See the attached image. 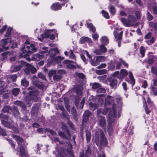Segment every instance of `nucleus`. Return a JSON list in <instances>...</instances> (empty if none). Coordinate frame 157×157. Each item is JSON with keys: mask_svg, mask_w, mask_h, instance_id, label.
Here are the masks:
<instances>
[{"mask_svg": "<svg viewBox=\"0 0 157 157\" xmlns=\"http://www.w3.org/2000/svg\"><path fill=\"white\" fill-rule=\"evenodd\" d=\"M14 103L16 105L20 106L22 109H25L26 107L25 104L21 101H14Z\"/></svg>", "mask_w": 157, "mask_h": 157, "instance_id": "obj_26", "label": "nucleus"}, {"mask_svg": "<svg viewBox=\"0 0 157 157\" xmlns=\"http://www.w3.org/2000/svg\"><path fill=\"white\" fill-rule=\"evenodd\" d=\"M151 91L155 95H157V88L151 85Z\"/></svg>", "mask_w": 157, "mask_h": 157, "instance_id": "obj_49", "label": "nucleus"}, {"mask_svg": "<svg viewBox=\"0 0 157 157\" xmlns=\"http://www.w3.org/2000/svg\"><path fill=\"white\" fill-rule=\"evenodd\" d=\"M19 147H20V154L19 156L21 157L25 155L26 153L25 152V150L23 146L22 145L21 146H19Z\"/></svg>", "mask_w": 157, "mask_h": 157, "instance_id": "obj_35", "label": "nucleus"}, {"mask_svg": "<svg viewBox=\"0 0 157 157\" xmlns=\"http://www.w3.org/2000/svg\"><path fill=\"white\" fill-rule=\"evenodd\" d=\"M116 99L119 107H120L121 108L123 104L122 98L120 95H117L116 97Z\"/></svg>", "mask_w": 157, "mask_h": 157, "instance_id": "obj_22", "label": "nucleus"}, {"mask_svg": "<svg viewBox=\"0 0 157 157\" xmlns=\"http://www.w3.org/2000/svg\"><path fill=\"white\" fill-rule=\"evenodd\" d=\"M25 47L23 48L21 51L22 52V56L25 58L29 61L31 60L29 56L33 52H36L37 48L35 47V45L31 44H30L29 42L26 40L24 43Z\"/></svg>", "mask_w": 157, "mask_h": 157, "instance_id": "obj_1", "label": "nucleus"}, {"mask_svg": "<svg viewBox=\"0 0 157 157\" xmlns=\"http://www.w3.org/2000/svg\"><path fill=\"white\" fill-rule=\"evenodd\" d=\"M82 85H78L75 87V91L77 94L81 95L82 94Z\"/></svg>", "mask_w": 157, "mask_h": 157, "instance_id": "obj_25", "label": "nucleus"}, {"mask_svg": "<svg viewBox=\"0 0 157 157\" xmlns=\"http://www.w3.org/2000/svg\"><path fill=\"white\" fill-rule=\"evenodd\" d=\"M90 63L92 65L94 66H97L99 64V63L96 60L95 61L93 60H91L90 61Z\"/></svg>", "mask_w": 157, "mask_h": 157, "instance_id": "obj_59", "label": "nucleus"}, {"mask_svg": "<svg viewBox=\"0 0 157 157\" xmlns=\"http://www.w3.org/2000/svg\"><path fill=\"white\" fill-rule=\"evenodd\" d=\"M13 137L17 142L18 147L21 146L22 145V144L23 141V139L20 137L16 135H13Z\"/></svg>", "mask_w": 157, "mask_h": 157, "instance_id": "obj_17", "label": "nucleus"}, {"mask_svg": "<svg viewBox=\"0 0 157 157\" xmlns=\"http://www.w3.org/2000/svg\"><path fill=\"white\" fill-rule=\"evenodd\" d=\"M103 94L98 95L97 96V97H99V98H98V101L99 103V105H101L103 103V100L102 99V98H100V97H101L102 96H103ZM98 105H99V104Z\"/></svg>", "mask_w": 157, "mask_h": 157, "instance_id": "obj_48", "label": "nucleus"}, {"mask_svg": "<svg viewBox=\"0 0 157 157\" xmlns=\"http://www.w3.org/2000/svg\"><path fill=\"white\" fill-rule=\"evenodd\" d=\"M33 84L38 88L43 89L44 85L39 81V79L35 76H33L31 78Z\"/></svg>", "mask_w": 157, "mask_h": 157, "instance_id": "obj_6", "label": "nucleus"}, {"mask_svg": "<svg viewBox=\"0 0 157 157\" xmlns=\"http://www.w3.org/2000/svg\"><path fill=\"white\" fill-rule=\"evenodd\" d=\"M105 58L102 56H98L96 59V60L97 61L98 63L104 61L105 60Z\"/></svg>", "mask_w": 157, "mask_h": 157, "instance_id": "obj_44", "label": "nucleus"}, {"mask_svg": "<svg viewBox=\"0 0 157 157\" xmlns=\"http://www.w3.org/2000/svg\"><path fill=\"white\" fill-rule=\"evenodd\" d=\"M91 115V113L89 111H85L83 115V118L82 121L85 122H86L89 120V117Z\"/></svg>", "mask_w": 157, "mask_h": 157, "instance_id": "obj_19", "label": "nucleus"}, {"mask_svg": "<svg viewBox=\"0 0 157 157\" xmlns=\"http://www.w3.org/2000/svg\"><path fill=\"white\" fill-rule=\"evenodd\" d=\"M71 113L73 116L74 119L76 120H77L78 119L77 114L76 112V109L74 107H73L72 108Z\"/></svg>", "mask_w": 157, "mask_h": 157, "instance_id": "obj_31", "label": "nucleus"}, {"mask_svg": "<svg viewBox=\"0 0 157 157\" xmlns=\"http://www.w3.org/2000/svg\"><path fill=\"white\" fill-rule=\"evenodd\" d=\"M11 112L14 116L17 118H20V113L19 112L17 108L15 106H13Z\"/></svg>", "mask_w": 157, "mask_h": 157, "instance_id": "obj_12", "label": "nucleus"}, {"mask_svg": "<svg viewBox=\"0 0 157 157\" xmlns=\"http://www.w3.org/2000/svg\"><path fill=\"white\" fill-rule=\"evenodd\" d=\"M79 42L81 44L84 43L85 42L91 43L92 41L90 38L87 37L83 36L80 39Z\"/></svg>", "mask_w": 157, "mask_h": 157, "instance_id": "obj_18", "label": "nucleus"}, {"mask_svg": "<svg viewBox=\"0 0 157 157\" xmlns=\"http://www.w3.org/2000/svg\"><path fill=\"white\" fill-rule=\"evenodd\" d=\"M86 137L87 143H89L91 138V132H89L87 131L86 133Z\"/></svg>", "mask_w": 157, "mask_h": 157, "instance_id": "obj_46", "label": "nucleus"}, {"mask_svg": "<svg viewBox=\"0 0 157 157\" xmlns=\"http://www.w3.org/2000/svg\"><path fill=\"white\" fill-rule=\"evenodd\" d=\"M8 52H5L2 54V58H1V59L2 61L4 60L7 57V55L8 54Z\"/></svg>", "mask_w": 157, "mask_h": 157, "instance_id": "obj_61", "label": "nucleus"}, {"mask_svg": "<svg viewBox=\"0 0 157 157\" xmlns=\"http://www.w3.org/2000/svg\"><path fill=\"white\" fill-rule=\"evenodd\" d=\"M98 125L103 128H105L106 125V121L104 117L101 116L98 120Z\"/></svg>", "mask_w": 157, "mask_h": 157, "instance_id": "obj_8", "label": "nucleus"}, {"mask_svg": "<svg viewBox=\"0 0 157 157\" xmlns=\"http://www.w3.org/2000/svg\"><path fill=\"white\" fill-rule=\"evenodd\" d=\"M101 85L100 84L97 83H94L92 86V88L93 89H96L100 87Z\"/></svg>", "mask_w": 157, "mask_h": 157, "instance_id": "obj_55", "label": "nucleus"}, {"mask_svg": "<svg viewBox=\"0 0 157 157\" xmlns=\"http://www.w3.org/2000/svg\"><path fill=\"white\" fill-rule=\"evenodd\" d=\"M44 57V55H40L38 53L36 54L33 56L32 58V61H38L42 59Z\"/></svg>", "mask_w": 157, "mask_h": 157, "instance_id": "obj_13", "label": "nucleus"}, {"mask_svg": "<svg viewBox=\"0 0 157 157\" xmlns=\"http://www.w3.org/2000/svg\"><path fill=\"white\" fill-rule=\"evenodd\" d=\"M12 28L11 27H9L7 30L5 35V36L6 37H7L8 39L9 37H10L11 35V32L12 30Z\"/></svg>", "mask_w": 157, "mask_h": 157, "instance_id": "obj_43", "label": "nucleus"}, {"mask_svg": "<svg viewBox=\"0 0 157 157\" xmlns=\"http://www.w3.org/2000/svg\"><path fill=\"white\" fill-rule=\"evenodd\" d=\"M128 74L130 80H129L128 78H126L125 79V81L128 82H130L132 84V86H133L135 83V80L132 73L131 71L129 72Z\"/></svg>", "mask_w": 157, "mask_h": 157, "instance_id": "obj_15", "label": "nucleus"}, {"mask_svg": "<svg viewBox=\"0 0 157 157\" xmlns=\"http://www.w3.org/2000/svg\"><path fill=\"white\" fill-rule=\"evenodd\" d=\"M97 92L98 93H105L106 92V90L103 88H99L97 90Z\"/></svg>", "mask_w": 157, "mask_h": 157, "instance_id": "obj_58", "label": "nucleus"}, {"mask_svg": "<svg viewBox=\"0 0 157 157\" xmlns=\"http://www.w3.org/2000/svg\"><path fill=\"white\" fill-rule=\"evenodd\" d=\"M20 89L18 88H15L12 90V94L14 96H17L19 94Z\"/></svg>", "mask_w": 157, "mask_h": 157, "instance_id": "obj_39", "label": "nucleus"}, {"mask_svg": "<svg viewBox=\"0 0 157 157\" xmlns=\"http://www.w3.org/2000/svg\"><path fill=\"white\" fill-rule=\"evenodd\" d=\"M21 84L22 86L27 87L29 85V82L25 78H24L21 79Z\"/></svg>", "mask_w": 157, "mask_h": 157, "instance_id": "obj_33", "label": "nucleus"}, {"mask_svg": "<svg viewBox=\"0 0 157 157\" xmlns=\"http://www.w3.org/2000/svg\"><path fill=\"white\" fill-rule=\"evenodd\" d=\"M59 53V51L57 48H52L50 49L48 54H49V56L51 57H53Z\"/></svg>", "mask_w": 157, "mask_h": 157, "instance_id": "obj_14", "label": "nucleus"}, {"mask_svg": "<svg viewBox=\"0 0 157 157\" xmlns=\"http://www.w3.org/2000/svg\"><path fill=\"white\" fill-rule=\"evenodd\" d=\"M50 8L52 10L57 11L61 10V6L60 3L58 2L53 3L51 6Z\"/></svg>", "mask_w": 157, "mask_h": 157, "instance_id": "obj_10", "label": "nucleus"}, {"mask_svg": "<svg viewBox=\"0 0 157 157\" xmlns=\"http://www.w3.org/2000/svg\"><path fill=\"white\" fill-rule=\"evenodd\" d=\"M70 54L69 58L72 59H75V56L73 53L72 50H70L69 52Z\"/></svg>", "mask_w": 157, "mask_h": 157, "instance_id": "obj_52", "label": "nucleus"}, {"mask_svg": "<svg viewBox=\"0 0 157 157\" xmlns=\"http://www.w3.org/2000/svg\"><path fill=\"white\" fill-rule=\"evenodd\" d=\"M108 81L110 82V85L112 88L114 87L117 84V80L112 78H109L108 79Z\"/></svg>", "mask_w": 157, "mask_h": 157, "instance_id": "obj_23", "label": "nucleus"}, {"mask_svg": "<svg viewBox=\"0 0 157 157\" xmlns=\"http://www.w3.org/2000/svg\"><path fill=\"white\" fill-rule=\"evenodd\" d=\"M1 43L2 44H0V52L2 51L5 48L6 44L7 43V41L6 39H3L1 40Z\"/></svg>", "mask_w": 157, "mask_h": 157, "instance_id": "obj_29", "label": "nucleus"}, {"mask_svg": "<svg viewBox=\"0 0 157 157\" xmlns=\"http://www.w3.org/2000/svg\"><path fill=\"white\" fill-rule=\"evenodd\" d=\"M95 142L97 145L100 143V144L103 146H106L107 145L108 142L105 137L104 133L102 130H101L100 132V135H98V132H95Z\"/></svg>", "mask_w": 157, "mask_h": 157, "instance_id": "obj_3", "label": "nucleus"}, {"mask_svg": "<svg viewBox=\"0 0 157 157\" xmlns=\"http://www.w3.org/2000/svg\"><path fill=\"white\" fill-rule=\"evenodd\" d=\"M121 28H120V29H117L113 32L115 39L118 41H121L122 39L123 31H121Z\"/></svg>", "mask_w": 157, "mask_h": 157, "instance_id": "obj_7", "label": "nucleus"}, {"mask_svg": "<svg viewBox=\"0 0 157 157\" xmlns=\"http://www.w3.org/2000/svg\"><path fill=\"white\" fill-rule=\"evenodd\" d=\"M2 124L4 125L8 128H14V126L12 122H9L8 121H2Z\"/></svg>", "mask_w": 157, "mask_h": 157, "instance_id": "obj_20", "label": "nucleus"}, {"mask_svg": "<svg viewBox=\"0 0 157 157\" xmlns=\"http://www.w3.org/2000/svg\"><path fill=\"white\" fill-rule=\"evenodd\" d=\"M59 134L62 138L65 139L67 140H69V138L63 132L60 131L59 132Z\"/></svg>", "mask_w": 157, "mask_h": 157, "instance_id": "obj_42", "label": "nucleus"}, {"mask_svg": "<svg viewBox=\"0 0 157 157\" xmlns=\"http://www.w3.org/2000/svg\"><path fill=\"white\" fill-rule=\"evenodd\" d=\"M53 30V29L51 30H47L45 32L41 35V38H38L39 40L42 41L44 38L49 37L51 35V31Z\"/></svg>", "mask_w": 157, "mask_h": 157, "instance_id": "obj_11", "label": "nucleus"}, {"mask_svg": "<svg viewBox=\"0 0 157 157\" xmlns=\"http://www.w3.org/2000/svg\"><path fill=\"white\" fill-rule=\"evenodd\" d=\"M48 47H44L42 49V50L40 52V53L41 54V55H43V54L44 53H47L46 54V55H47L48 53Z\"/></svg>", "mask_w": 157, "mask_h": 157, "instance_id": "obj_51", "label": "nucleus"}, {"mask_svg": "<svg viewBox=\"0 0 157 157\" xmlns=\"http://www.w3.org/2000/svg\"><path fill=\"white\" fill-rule=\"evenodd\" d=\"M116 104H113V105L112 109L113 114L109 113L108 114V130L109 133L112 132L113 129V123L114 121V117L116 115V109L115 108Z\"/></svg>", "mask_w": 157, "mask_h": 157, "instance_id": "obj_2", "label": "nucleus"}, {"mask_svg": "<svg viewBox=\"0 0 157 157\" xmlns=\"http://www.w3.org/2000/svg\"><path fill=\"white\" fill-rule=\"evenodd\" d=\"M91 149L89 147L86 151L85 155L89 157V156L91 155Z\"/></svg>", "mask_w": 157, "mask_h": 157, "instance_id": "obj_53", "label": "nucleus"}, {"mask_svg": "<svg viewBox=\"0 0 157 157\" xmlns=\"http://www.w3.org/2000/svg\"><path fill=\"white\" fill-rule=\"evenodd\" d=\"M9 119V116L6 115H5L3 113L0 114V120L2 122V121H5L4 120H8Z\"/></svg>", "mask_w": 157, "mask_h": 157, "instance_id": "obj_40", "label": "nucleus"}, {"mask_svg": "<svg viewBox=\"0 0 157 157\" xmlns=\"http://www.w3.org/2000/svg\"><path fill=\"white\" fill-rule=\"evenodd\" d=\"M121 76L120 78L123 79L128 74V71L125 69H121L120 71Z\"/></svg>", "mask_w": 157, "mask_h": 157, "instance_id": "obj_30", "label": "nucleus"}, {"mask_svg": "<svg viewBox=\"0 0 157 157\" xmlns=\"http://www.w3.org/2000/svg\"><path fill=\"white\" fill-rule=\"evenodd\" d=\"M109 11L110 13L113 15H114L116 13V9L115 7L113 5L110 6L109 9Z\"/></svg>", "mask_w": 157, "mask_h": 157, "instance_id": "obj_36", "label": "nucleus"}, {"mask_svg": "<svg viewBox=\"0 0 157 157\" xmlns=\"http://www.w3.org/2000/svg\"><path fill=\"white\" fill-rule=\"evenodd\" d=\"M56 72L55 70H50L49 71L48 73V75L49 77H52L53 75H54L56 74Z\"/></svg>", "mask_w": 157, "mask_h": 157, "instance_id": "obj_63", "label": "nucleus"}, {"mask_svg": "<svg viewBox=\"0 0 157 157\" xmlns=\"http://www.w3.org/2000/svg\"><path fill=\"white\" fill-rule=\"evenodd\" d=\"M64 59V57L60 56H58L56 57L52 58L51 60V62L52 63L54 62L56 63H59Z\"/></svg>", "mask_w": 157, "mask_h": 157, "instance_id": "obj_21", "label": "nucleus"}, {"mask_svg": "<svg viewBox=\"0 0 157 157\" xmlns=\"http://www.w3.org/2000/svg\"><path fill=\"white\" fill-rule=\"evenodd\" d=\"M24 72L25 74L28 75L30 73L32 74L35 73L36 72V69L33 65L27 64L26 65V67L24 70Z\"/></svg>", "mask_w": 157, "mask_h": 157, "instance_id": "obj_4", "label": "nucleus"}, {"mask_svg": "<svg viewBox=\"0 0 157 157\" xmlns=\"http://www.w3.org/2000/svg\"><path fill=\"white\" fill-rule=\"evenodd\" d=\"M64 63L67 64L66 67L69 69H73L75 68H79L80 65L75 63V65H73L71 63H73L72 61L68 60H65L63 62Z\"/></svg>", "mask_w": 157, "mask_h": 157, "instance_id": "obj_5", "label": "nucleus"}, {"mask_svg": "<svg viewBox=\"0 0 157 157\" xmlns=\"http://www.w3.org/2000/svg\"><path fill=\"white\" fill-rule=\"evenodd\" d=\"M62 114L63 115V117H65L66 119H67L68 120L69 119V118L68 117V114L67 113V112L66 111V110H65L64 111L62 112Z\"/></svg>", "mask_w": 157, "mask_h": 157, "instance_id": "obj_62", "label": "nucleus"}, {"mask_svg": "<svg viewBox=\"0 0 157 157\" xmlns=\"http://www.w3.org/2000/svg\"><path fill=\"white\" fill-rule=\"evenodd\" d=\"M113 75L114 77L119 78V79H121L120 78L121 76V73H120L119 71H115L113 74Z\"/></svg>", "mask_w": 157, "mask_h": 157, "instance_id": "obj_54", "label": "nucleus"}, {"mask_svg": "<svg viewBox=\"0 0 157 157\" xmlns=\"http://www.w3.org/2000/svg\"><path fill=\"white\" fill-rule=\"evenodd\" d=\"M135 15L136 18L137 19H139L140 18L141 13L139 11H137L135 12Z\"/></svg>", "mask_w": 157, "mask_h": 157, "instance_id": "obj_60", "label": "nucleus"}, {"mask_svg": "<svg viewBox=\"0 0 157 157\" xmlns=\"http://www.w3.org/2000/svg\"><path fill=\"white\" fill-rule=\"evenodd\" d=\"M19 65L13 68L12 67L10 70V72H13L20 70L25 64V63L23 61H19L17 62Z\"/></svg>", "mask_w": 157, "mask_h": 157, "instance_id": "obj_9", "label": "nucleus"}, {"mask_svg": "<svg viewBox=\"0 0 157 157\" xmlns=\"http://www.w3.org/2000/svg\"><path fill=\"white\" fill-rule=\"evenodd\" d=\"M38 76L39 78H41L43 80H45L46 78L45 76L42 73H39L38 75Z\"/></svg>", "mask_w": 157, "mask_h": 157, "instance_id": "obj_64", "label": "nucleus"}, {"mask_svg": "<svg viewBox=\"0 0 157 157\" xmlns=\"http://www.w3.org/2000/svg\"><path fill=\"white\" fill-rule=\"evenodd\" d=\"M122 23L126 26H133L135 24L134 20H121Z\"/></svg>", "mask_w": 157, "mask_h": 157, "instance_id": "obj_16", "label": "nucleus"}, {"mask_svg": "<svg viewBox=\"0 0 157 157\" xmlns=\"http://www.w3.org/2000/svg\"><path fill=\"white\" fill-rule=\"evenodd\" d=\"M86 25L87 28L89 29L90 31H91L93 33H94L96 31L95 28L93 25L91 23H87Z\"/></svg>", "mask_w": 157, "mask_h": 157, "instance_id": "obj_27", "label": "nucleus"}, {"mask_svg": "<svg viewBox=\"0 0 157 157\" xmlns=\"http://www.w3.org/2000/svg\"><path fill=\"white\" fill-rule=\"evenodd\" d=\"M140 53L141 55V57H143L144 55L145 52V49L144 47L143 46L141 47L140 48Z\"/></svg>", "mask_w": 157, "mask_h": 157, "instance_id": "obj_47", "label": "nucleus"}, {"mask_svg": "<svg viewBox=\"0 0 157 157\" xmlns=\"http://www.w3.org/2000/svg\"><path fill=\"white\" fill-rule=\"evenodd\" d=\"M64 101L65 102V108L68 112H70V106L69 105V101L68 100L67 98H64Z\"/></svg>", "mask_w": 157, "mask_h": 157, "instance_id": "obj_34", "label": "nucleus"}, {"mask_svg": "<svg viewBox=\"0 0 157 157\" xmlns=\"http://www.w3.org/2000/svg\"><path fill=\"white\" fill-rule=\"evenodd\" d=\"M0 135H2L3 136H6V132L5 130L2 128L0 126Z\"/></svg>", "mask_w": 157, "mask_h": 157, "instance_id": "obj_56", "label": "nucleus"}, {"mask_svg": "<svg viewBox=\"0 0 157 157\" xmlns=\"http://www.w3.org/2000/svg\"><path fill=\"white\" fill-rule=\"evenodd\" d=\"M102 15L106 19H108L109 18V16L108 13L105 10H102L101 11Z\"/></svg>", "mask_w": 157, "mask_h": 157, "instance_id": "obj_45", "label": "nucleus"}, {"mask_svg": "<svg viewBox=\"0 0 157 157\" xmlns=\"http://www.w3.org/2000/svg\"><path fill=\"white\" fill-rule=\"evenodd\" d=\"M151 72L154 75L157 76V67L152 66L151 68Z\"/></svg>", "mask_w": 157, "mask_h": 157, "instance_id": "obj_50", "label": "nucleus"}, {"mask_svg": "<svg viewBox=\"0 0 157 157\" xmlns=\"http://www.w3.org/2000/svg\"><path fill=\"white\" fill-rule=\"evenodd\" d=\"M89 105L90 109L93 111H94V110H95L99 106L98 104L93 103L91 102H90Z\"/></svg>", "mask_w": 157, "mask_h": 157, "instance_id": "obj_32", "label": "nucleus"}, {"mask_svg": "<svg viewBox=\"0 0 157 157\" xmlns=\"http://www.w3.org/2000/svg\"><path fill=\"white\" fill-rule=\"evenodd\" d=\"M113 100V98L110 96H108L105 99V103L107 104L111 103Z\"/></svg>", "mask_w": 157, "mask_h": 157, "instance_id": "obj_38", "label": "nucleus"}, {"mask_svg": "<svg viewBox=\"0 0 157 157\" xmlns=\"http://www.w3.org/2000/svg\"><path fill=\"white\" fill-rule=\"evenodd\" d=\"M53 78L54 80L59 81L61 79L62 76L60 75L56 74L53 76Z\"/></svg>", "mask_w": 157, "mask_h": 157, "instance_id": "obj_41", "label": "nucleus"}, {"mask_svg": "<svg viewBox=\"0 0 157 157\" xmlns=\"http://www.w3.org/2000/svg\"><path fill=\"white\" fill-rule=\"evenodd\" d=\"M100 48L101 51L102 53L106 52L107 49L103 45H100L99 47Z\"/></svg>", "mask_w": 157, "mask_h": 157, "instance_id": "obj_57", "label": "nucleus"}, {"mask_svg": "<svg viewBox=\"0 0 157 157\" xmlns=\"http://www.w3.org/2000/svg\"><path fill=\"white\" fill-rule=\"evenodd\" d=\"M12 110V108L9 105H6L2 109V111L4 113H9L10 110Z\"/></svg>", "mask_w": 157, "mask_h": 157, "instance_id": "obj_37", "label": "nucleus"}, {"mask_svg": "<svg viewBox=\"0 0 157 157\" xmlns=\"http://www.w3.org/2000/svg\"><path fill=\"white\" fill-rule=\"evenodd\" d=\"M29 97L31 98V100L34 99L36 97L38 94L36 91H32L29 92Z\"/></svg>", "mask_w": 157, "mask_h": 157, "instance_id": "obj_24", "label": "nucleus"}, {"mask_svg": "<svg viewBox=\"0 0 157 157\" xmlns=\"http://www.w3.org/2000/svg\"><path fill=\"white\" fill-rule=\"evenodd\" d=\"M101 43L104 45H106L109 43V39L108 37L105 36H102L100 39Z\"/></svg>", "mask_w": 157, "mask_h": 157, "instance_id": "obj_28", "label": "nucleus"}]
</instances>
